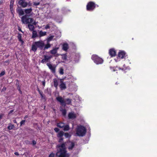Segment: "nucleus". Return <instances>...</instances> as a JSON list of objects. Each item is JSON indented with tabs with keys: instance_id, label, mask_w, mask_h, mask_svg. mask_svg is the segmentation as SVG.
I'll use <instances>...</instances> for the list:
<instances>
[{
	"instance_id": "obj_8",
	"label": "nucleus",
	"mask_w": 157,
	"mask_h": 157,
	"mask_svg": "<svg viewBox=\"0 0 157 157\" xmlns=\"http://www.w3.org/2000/svg\"><path fill=\"white\" fill-rule=\"evenodd\" d=\"M47 65L53 73H55L56 67L54 65H52V64L50 63H47Z\"/></svg>"
},
{
	"instance_id": "obj_45",
	"label": "nucleus",
	"mask_w": 157,
	"mask_h": 157,
	"mask_svg": "<svg viewBox=\"0 0 157 157\" xmlns=\"http://www.w3.org/2000/svg\"><path fill=\"white\" fill-rule=\"evenodd\" d=\"M32 144L33 145H35L36 144V142L35 140H33L32 141Z\"/></svg>"
},
{
	"instance_id": "obj_6",
	"label": "nucleus",
	"mask_w": 157,
	"mask_h": 157,
	"mask_svg": "<svg viewBox=\"0 0 157 157\" xmlns=\"http://www.w3.org/2000/svg\"><path fill=\"white\" fill-rule=\"evenodd\" d=\"M25 0H19L18 4L23 8L26 7L28 6H30L32 5V3L30 2L28 3L25 1Z\"/></svg>"
},
{
	"instance_id": "obj_33",
	"label": "nucleus",
	"mask_w": 157,
	"mask_h": 157,
	"mask_svg": "<svg viewBox=\"0 0 157 157\" xmlns=\"http://www.w3.org/2000/svg\"><path fill=\"white\" fill-rule=\"evenodd\" d=\"M62 59L64 60H66L67 59V56L66 54H63L62 55Z\"/></svg>"
},
{
	"instance_id": "obj_9",
	"label": "nucleus",
	"mask_w": 157,
	"mask_h": 157,
	"mask_svg": "<svg viewBox=\"0 0 157 157\" xmlns=\"http://www.w3.org/2000/svg\"><path fill=\"white\" fill-rule=\"evenodd\" d=\"M52 57V56H51L44 55V58L42 60L41 62L42 63H44L48 62Z\"/></svg>"
},
{
	"instance_id": "obj_42",
	"label": "nucleus",
	"mask_w": 157,
	"mask_h": 157,
	"mask_svg": "<svg viewBox=\"0 0 157 157\" xmlns=\"http://www.w3.org/2000/svg\"><path fill=\"white\" fill-rule=\"evenodd\" d=\"M50 26H49V25H47L45 27V29H49L50 28Z\"/></svg>"
},
{
	"instance_id": "obj_26",
	"label": "nucleus",
	"mask_w": 157,
	"mask_h": 157,
	"mask_svg": "<svg viewBox=\"0 0 157 157\" xmlns=\"http://www.w3.org/2000/svg\"><path fill=\"white\" fill-rule=\"evenodd\" d=\"M63 128V130L65 131H68L69 129V126L68 125L64 126Z\"/></svg>"
},
{
	"instance_id": "obj_54",
	"label": "nucleus",
	"mask_w": 157,
	"mask_h": 157,
	"mask_svg": "<svg viewBox=\"0 0 157 157\" xmlns=\"http://www.w3.org/2000/svg\"><path fill=\"white\" fill-rule=\"evenodd\" d=\"M13 112V110H11L10 112V113H12Z\"/></svg>"
},
{
	"instance_id": "obj_30",
	"label": "nucleus",
	"mask_w": 157,
	"mask_h": 157,
	"mask_svg": "<svg viewBox=\"0 0 157 157\" xmlns=\"http://www.w3.org/2000/svg\"><path fill=\"white\" fill-rule=\"evenodd\" d=\"M17 37H18V40H19V41L22 42V43H23V41H22V40L21 39V34H19L18 35Z\"/></svg>"
},
{
	"instance_id": "obj_4",
	"label": "nucleus",
	"mask_w": 157,
	"mask_h": 157,
	"mask_svg": "<svg viewBox=\"0 0 157 157\" xmlns=\"http://www.w3.org/2000/svg\"><path fill=\"white\" fill-rule=\"evenodd\" d=\"M91 59L97 64H101L103 61L102 59L100 58L96 55H92L91 57Z\"/></svg>"
},
{
	"instance_id": "obj_49",
	"label": "nucleus",
	"mask_w": 157,
	"mask_h": 157,
	"mask_svg": "<svg viewBox=\"0 0 157 157\" xmlns=\"http://www.w3.org/2000/svg\"><path fill=\"white\" fill-rule=\"evenodd\" d=\"M63 140V139L62 138H61L60 139L59 142H60Z\"/></svg>"
},
{
	"instance_id": "obj_60",
	"label": "nucleus",
	"mask_w": 157,
	"mask_h": 157,
	"mask_svg": "<svg viewBox=\"0 0 157 157\" xmlns=\"http://www.w3.org/2000/svg\"><path fill=\"white\" fill-rule=\"evenodd\" d=\"M115 61H117V60H116V59H115Z\"/></svg>"
},
{
	"instance_id": "obj_36",
	"label": "nucleus",
	"mask_w": 157,
	"mask_h": 157,
	"mask_svg": "<svg viewBox=\"0 0 157 157\" xmlns=\"http://www.w3.org/2000/svg\"><path fill=\"white\" fill-rule=\"evenodd\" d=\"M64 136L66 138H68L70 136V135L67 133H65L64 134Z\"/></svg>"
},
{
	"instance_id": "obj_19",
	"label": "nucleus",
	"mask_w": 157,
	"mask_h": 157,
	"mask_svg": "<svg viewBox=\"0 0 157 157\" xmlns=\"http://www.w3.org/2000/svg\"><path fill=\"white\" fill-rule=\"evenodd\" d=\"M39 35L40 37L44 36L46 35V32H43L42 31H40L39 33Z\"/></svg>"
},
{
	"instance_id": "obj_7",
	"label": "nucleus",
	"mask_w": 157,
	"mask_h": 157,
	"mask_svg": "<svg viewBox=\"0 0 157 157\" xmlns=\"http://www.w3.org/2000/svg\"><path fill=\"white\" fill-rule=\"evenodd\" d=\"M96 6L94 3L92 2H89L86 6L87 10L89 11H93L95 8Z\"/></svg>"
},
{
	"instance_id": "obj_31",
	"label": "nucleus",
	"mask_w": 157,
	"mask_h": 157,
	"mask_svg": "<svg viewBox=\"0 0 157 157\" xmlns=\"http://www.w3.org/2000/svg\"><path fill=\"white\" fill-rule=\"evenodd\" d=\"M63 115V116H65L66 114V111L65 109H60Z\"/></svg>"
},
{
	"instance_id": "obj_57",
	"label": "nucleus",
	"mask_w": 157,
	"mask_h": 157,
	"mask_svg": "<svg viewBox=\"0 0 157 157\" xmlns=\"http://www.w3.org/2000/svg\"><path fill=\"white\" fill-rule=\"evenodd\" d=\"M43 84L44 85H44H45V83L44 82H43Z\"/></svg>"
},
{
	"instance_id": "obj_53",
	"label": "nucleus",
	"mask_w": 157,
	"mask_h": 157,
	"mask_svg": "<svg viewBox=\"0 0 157 157\" xmlns=\"http://www.w3.org/2000/svg\"><path fill=\"white\" fill-rule=\"evenodd\" d=\"M18 90L21 93V90H20V87L18 88Z\"/></svg>"
},
{
	"instance_id": "obj_47",
	"label": "nucleus",
	"mask_w": 157,
	"mask_h": 157,
	"mask_svg": "<svg viewBox=\"0 0 157 157\" xmlns=\"http://www.w3.org/2000/svg\"><path fill=\"white\" fill-rule=\"evenodd\" d=\"M14 154L16 155H19V154H18V152H15L14 153Z\"/></svg>"
},
{
	"instance_id": "obj_17",
	"label": "nucleus",
	"mask_w": 157,
	"mask_h": 157,
	"mask_svg": "<svg viewBox=\"0 0 157 157\" xmlns=\"http://www.w3.org/2000/svg\"><path fill=\"white\" fill-rule=\"evenodd\" d=\"M68 48V44H64L63 45V49L64 51H67Z\"/></svg>"
},
{
	"instance_id": "obj_34",
	"label": "nucleus",
	"mask_w": 157,
	"mask_h": 157,
	"mask_svg": "<svg viewBox=\"0 0 157 157\" xmlns=\"http://www.w3.org/2000/svg\"><path fill=\"white\" fill-rule=\"evenodd\" d=\"M59 73L61 75H63V68H61L59 69Z\"/></svg>"
},
{
	"instance_id": "obj_38",
	"label": "nucleus",
	"mask_w": 157,
	"mask_h": 157,
	"mask_svg": "<svg viewBox=\"0 0 157 157\" xmlns=\"http://www.w3.org/2000/svg\"><path fill=\"white\" fill-rule=\"evenodd\" d=\"M13 1L12 0L10 2V8H11L12 7H13Z\"/></svg>"
},
{
	"instance_id": "obj_25",
	"label": "nucleus",
	"mask_w": 157,
	"mask_h": 157,
	"mask_svg": "<svg viewBox=\"0 0 157 157\" xmlns=\"http://www.w3.org/2000/svg\"><path fill=\"white\" fill-rule=\"evenodd\" d=\"M64 132L63 131H60L57 134V136L61 138L63 136Z\"/></svg>"
},
{
	"instance_id": "obj_2",
	"label": "nucleus",
	"mask_w": 157,
	"mask_h": 157,
	"mask_svg": "<svg viewBox=\"0 0 157 157\" xmlns=\"http://www.w3.org/2000/svg\"><path fill=\"white\" fill-rule=\"evenodd\" d=\"M44 46V43L42 41L40 40L35 42L32 45V50L34 52H35L37 49V48H39L41 49H43Z\"/></svg>"
},
{
	"instance_id": "obj_55",
	"label": "nucleus",
	"mask_w": 157,
	"mask_h": 157,
	"mask_svg": "<svg viewBox=\"0 0 157 157\" xmlns=\"http://www.w3.org/2000/svg\"><path fill=\"white\" fill-rule=\"evenodd\" d=\"M2 117V115H0V119H1Z\"/></svg>"
},
{
	"instance_id": "obj_1",
	"label": "nucleus",
	"mask_w": 157,
	"mask_h": 157,
	"mask_svg": "<svg viewBox=\"0 0 157 157\" xmlns=\"http://www.w3.org/2000/svg\"><path fill=\"white\" fill-rule=\"evenodd\" d=\"M58 147L56 155L59 157H69V155L67 153L64 144L57 146Z\"/></svg>"
},
{
	"instance_id": "obj_59",
	"label": "nucleus",
	"mask_w": 157,
	"mask_h": 157,
	"mask_svg": "<svg viewBox=\"0 0 157 157\" xmlns=\"http://www.w3.org/2000/svg\"><path fill=\"white\" fill-rule=\"evenodd\" d=\"M115 61H117V60H116V59H115Z\"/></svg>"
},
{
	"instance_id": "obj_10",
	"label": "nucleus",
	"mask_w": 157,
	"mask_h": 157,
	"mask_svg": "<svg viewBox=\"0 0 157 157\" xmlns=\"http://www.w3.org/2000/svg\"><path fill=\"white\" fill-rule=\"evenodd\" d=\"M76 117V114L73 112L69 113L68 114V117L69 119H74Z\"/></svg>"
},
{
	"instance_id": "obj_20",
	"label": "nucleus",
	"mask_w": 157,
	"mask_h": 157,
	"mask_svg": "<svg viewBox=\"0 0 157 157\" xmlns=\"http://www.w3.org/2000/svg\"><path fill=\"white\" fill-rule=\"evenodd\" d=\"M53 82L54 84V86L56 87V89L57 88L58 86V82L57 80L56 79H53Z\"/></svg>"
},
{
	"instance_id": "obj_22",
	"label": "nucleus",
	"mask_w": 157,
	"mask_h": 157,
	"mask_svg": "<svg viewBox=\"0 0 157 157\" xmlns=\"http://www.w3.org/2000/svg\"><path fill=\"white\" fill-rule=\"evenodd\" d=\"M28 27L30 30L32 31H34V27L33 25L31 24H28Z\"/></svg>"
},
{
	"instance_id": "obj_50",
	"label": "nucleus",
	"mask_w": 157,
	"mask_h": 157,
	"mask_svg": "<svg viewBox=\"0 0 157 157\" xmlns=\"http://www.w3.org/2000/svg\"><path fill=\"white\" fill-rule=\"evenodd\" d=\"M13 121L14 123H17L16 120H13Z\"/></svg>"
},
{
	"instance_id": "obj_27",
	"label": "nucleus",
	"mask_w": 157,
	"mask_h": 157,
	"mask_svg": "<svg viewBox=\"0 0 157 157\" xmlns=\"http://www.w3.org/2000/svg\"><path fill=\"white\" fill-rule=\"evenodd\" d=\"M14 127V126L13 124H9L8 127V128L9 130H11Z\"/></svg>"
},
{
	"instance_id": "obj_12",
	"label": "nucleus",
	"mask_w": 157,
	"mask_h": 157,
	"mask_svg": "<svg viewBox=\"0 0 157 157\" xmlns=\"http://www.w3.org/2000/svg\"><path fill=\"white\" fill-rule=\"evenodd\" d=\"M125 53L124 51L120 52L118 53V56L121 59H123L125 57Z\"/></svg>"
},
{
	"instance_id": "obj_11",
	"label": "nucleus",
	"mask_w": 157,
	"mask_h": 157,
	"mask_svg": "<svg viewBox=\"0 0 157 157\" xmlns=\"http://www.w3.org/2000/svg\"><path fill=\"white\" fill-rule=\"evenodd\" d=\"M56 100L60 102L62 105H64L65 104V101L64 99L60 96H59L56 98Z\"/></svg>"
},
{
	"instance_id": "obj_41",
	"label": "nucleus",
	"mask_w": 157,
	"mask_h": 157,
	"mask_svg": "<svg viewBox=\"0 0 157 157\" xmlns=\"http://www.w3.org/2000/svg\"><path fill=\"white\" fill-rule=\"evenodd\" d=\"M54 154L52 153H51L49 155V157H54Z\"/></svg>"
},
{
	"instance_id": "obj_16",
	"label": "nucleus",
	"mask_w": 157,
	"mask_h": 157,
	"mask_svg": "<svg viewBox=\"0 0 157 157\" xmlns=\"http://www.w3.org/2000/svg\"><path fill=\"white\" fill-rule=\"evenodd\" d=\"M65 104L64 105H65L66 104H70L71 102V99L69 98H67L65 99Z\"/></svg>"
},
{
	"instance_id": "obj_40",
	"label": "nucleus",
	"mask_w": 157,
	"mask_h": 157,
	"mask_svg": "<svg viewBox=\"0 0 157 157\" xmlns=\"http://www.w3.org/2000/svg\"><path fill=\"white\" fill-rule=\"evenodd\" d=\"M59 129L57 128H54V130L56 132H58L59 131Z\"/></svg>"
},
{
	"instance_id": "obj_51",
	"label": "nucleus",
	"mask_w": 157,
	"mask_h": 157,
	"mask_svg": "<svg viewBox=\"0 0 157 157\" xmlns=\"http://www.w3.org/2000/svg\"><path fill=\"white\" fill-rule=\"evenodd\" d=\"M28 117V116L26 115V116H25V117H24V119H25V118H27Z\"/></svg>"
},
{
	"instance_id": "obj_58",
	"label": "nucleus",
	"mask_w": 157,
	"mask_h": 157,
	"mask_svg": "<svg viewBox=\"0 0 157 157\" xmlns=\"http://www.w3.org/2000/svg\"><path fill=\"white\" fill-rule=\"evenodd\" d=\"M115 61H117V60H116V59H115Z\"/></svg>"
},
{
	"instance_id": "obj_46",
	"label": "nucleus",
	"mask_w": 157,
	"mask_h": 157,
	"mask_svg": "<svg viewBox=\"0 0 157 157\" xmlns=\"http://www.w3.org/2000/svg\"><path fill=\"white\" fill-rule=\"evenodd\" d=\"M40 96H41V98L43 99H44L45 97L41 93H40Z\"/></svg>"
},
{
	"instance_id": "obj_18",
	"label": "nucleus",
	"mask_w": 157,
	"mask_h": 157,
	"mask_svg": "<svg viewBox=\"0 0 157 157\" xmlns=\"http://www.w3.org/2000/svg\"><path fill=\"white\" fill-rule=\"evenodd\" d=\"M58 48H55L53 49V50H51L50 51L51 53L52 54H56V52H57V50H58Z\"/></svg>"
},
{
	"instance_id": "obj_24",
	"label": "nucleus",
	"mask_w": 157,
	"mask_h": 157,
	"mask_svg": "<svg viewBox=\"0 0 157 157\" xmlns=\"http://www.w3.org/2000/svg\"><path fill=\"white\" fill-rule=\"evenodd\" d=\"M70 146L68 147V149L69 150H71L74 147V144L72 142L70 143Z\"/></svg>"
},
{
	"instance_id": "obj_14",
	"label": "nucleus",
	"mask_w": 157,
	"mask_h": 157,
	"mask_svg": "<svg viewBox=\"0 0 157 157\" xmlns=\"http://www.w3.org/2000/svg\"><path fill=\"white\" fill-rule=\"evenodd\" d=\"M110 55L112 57L115 56L116 55L115 51L113 49H111L109 50Z\"/></svg>"
},
{
	"instance_id": "obj_23",
	"label": "nucleus",
	"mask_w": 157,
	"mask_h": 157,
	"mask_svg": "<svg viewBox=\"0 0 157 157\" xmlns=\"http://www.w3.org/2000/svg\"><path fill=\"white\" fill-rule=\"evenodd\" d=\"M64 126V124L63 122L59 123L57 124V126L61 128H63Z\"/></svg>"
},
{
	"instance_id": "obj_29",
	"label": "nucleus",
	"mask_w": 157,
	"mask_h": 157,
	"mask_svg": "<svg viewBox=\"0 0 157 157\" xmlns=\"http://www.w3.org/2000/svg\"><path fill=\"white\" fill-rule=\"evenodd\" d=\"M51 45L49 44L48 43L46 45H45L44 48V50H45L46 49H48V48H50L51 47Z\"/></svg>"
},
{
	"instance_id": "obj_37",
	"label": "nucleus",
	"mask_w": 157,
	"mask_h": 157,
	"mask_svg": "<svg viewBox=\"0 0 157 157\" xmlns=\"http://www.w3.org/2000/svg\"><path fill=\"white\" fill-rule=\"evenodd\" d=\"M5 71H2L1 73H0V77H2L5 74Z\"/></svg>"
},
{
	"instance_id": "obj_52",
	"label": "nucleus",
	"mask_w": 157,
	"mask_h": 157,
	"mask_svg": "<svg viewBox=\"0 0 157 157\" xmlns=\"http://www.w3.org/2000/svg\"><path fill=\"white\" fill-rule=\"evenodd\" d=\"M111 69L112 70H113V71H115L116 70L113 68H111Z\"/></svg>"
},
{
	"instance_id": "obj_48",
	"label": "nucleus",
	"mask_w": 157,
	"mask_h": 157,
	"mask_svg": "<svg viewBox=\"0 0 157 157\" xmlns=\"http://www.w3.org/2000/svg\"><path fill=\"white\" fill-rule=\"evenodd\" d=\"M118 69H119V70H124V68H121L119 67H118Z\"/></svg>"
},
{
	"instance_id": "obj_44",
	"label": "nucleus",
	"mask_w": 157,
	"mask_h": 157,
	"mask_svg": "<svg viewBox=\"0 0 157 157\" xmlns=\"http://www.w3.org/2000/svg\"><path fill=\"white\" fill-rule=\"evenodd\" d=\"M33 25H36L38 23L37 22H36L35 21H34L32 23Z\"/></svg>"
},
{
	"instance_id": "obj_21",
	"label": "nucleus",
	"mask_w": 157,
	"mask_h": 157,
	"mask_svg": "<svg viewBox=\"0 0 157 157\" xmlns=\"http://www.w3.org/2000/svg\"><path fill=\"white\" fill-rule=\"evenodd\" d=\"M32 10V9L31 8H30L29 9H25V12L26 14L30 13Z\"/></svg>"
},
{
	"instance_id": "obj_43",
	"label": "nucleus",
	"mask_w": 157,
	"mask_h": 157,
	"mask_svg": "<svg viewBox=\"0 0 157 157\" xmlns=\"http://www.w3.org/2000/svg\"><path fill=\"white\" fill-rule=\"evenodd\" d=\"M6 90V87H4L1 90V92H3L5 91Z\"/></svg>"
},
{
	"instance_id": "obj_56",
	"label": "nucleus",
	"mask_w": 157,
	"mask_h": 157,
	"mask_svg": "<svg viewBox=\"0 0 157 157\" xmlns=\"http://www.w3.org/2000/svg\"><path fill=\"white\" fill-rule=\"evenodd\" d=\"M19 30L20 31H21V32H22V31H21V29H19Z\"/></svg>"
},
{
	"instance_id": "obj_35",
	"label": "nucleus",
	"mask_w": 157,
	"mask_h": 157,
	"mask_svg": "<svg viewBox=\"0 0 157 157\" xmlns=\"http://www.w3.org/2000/svg\"><path fill=\"white\" fill-rule=\"evenodd\" d=\"M25 121V120H23L22 121L20 122V125L21 126L22 125L24 124Z\"/></svg>"
},
{
	"instance_id": "obj_28",
	"label": "nucleus",
	"mask_w": 157,
	"mask_h": 157,
	"mask_svg": "<svg viewBox=\"0 0 157 157\" xmlns=\"http://www.w3.org/2000/svg\"><path fill=\"white\" fill-rule=\"evenodd\" d=\"M37 34L36 32L35 31H33V32L32 37L33 38H35L37 36Z\"/></svg>"
},
{
	"instance_id": "obj_5",
	"label": "nucleus",
	"mask_w": 157,
	"mask_h": 157,
	"mask_svg": "<svg viewBox=\"0 0 157 157\" xmlns=\"http://www.w3.org/2000/svg\"><path fill=\"white\" fill-rule=\"evenodd\" d=\"M21 20L22 23L24 24L32 23L33 21V19L32 18H27L26 15L22 17Z\"/></svg>"
},
{
	"instance_id": "obj_3",
	"label": "nucleus",
	"mask_w": 157,
	"mask_h": 157,
	"mask_svg": "<svg viewBox=\"0 0 157 157\" xmlns=\"http://www.w3.org/2000/svg\"><path fill=\"white\" fill-rule=\"evenodd\" d=\"M86 132V129L84 127L78 126L76 130V134L78 136H83L85 134Z\"/></svg>"
},
{
	"instance_id": "obj_15",
	"label": "nucleus",
	"mask_w": 157,
	"mask_h": 157,
	"mask_svg": "<svg viewBox=\"0 0 157 157\" xmlns=\"http://www.w3.org/2000/svg\"><path fill=\"white\" fill-rule=\"evenodd\" d=\"M17 12L18 13L19 15H22L24 14V12L22 9L18 8L17 9Z\"/></svg>"
},
{
	"instance_id": "obj_32",
	"label": "nucleus",
	"mask_w": 157,
	"mask_h": 157,
	"mask_svg": "<svg viewBox=\"0 0 157 157\" xmlns=\"http://www.w3.org/2000/svg\"><path fill=\"white\" fill-rule=\"evenodd\" d=\"M54 37V36H51L49 37L47 39V42H48L52 40L53 38Z\"/></svg>"
},
{
	"instance_id": "obj_13",
	"label": "nucleus",
	"mask_w": 157,
	"mask_h": 157,
	"mask_svg": "<svg viewBox=\"0 0 157 157\" xmlns=\"http://www.w3.org/2000/svg\"><path fill=\"white\" fill-rule=\"evenodd\" d=\"M60 88L61 90H63L66 88V86L65 83L61 81L59 85Z\"/></svg>"
},
{
	"instance_id": "obj_39",
	"label": "nucleus",
	"mask_w": 157,
	"mask_h": 157,
	"mask_svg": "<svg viewBox=\"0 0 157 157\" xmlns=\"http://www.w3.org/2000/svg\"><path fill=\"white\" fill-rule=\"evenodd\" d=\"M33 4L34 6H38V5H39L40 4V3L39 2H34L33 3Z\"/></svg>"
}]
</instances>
